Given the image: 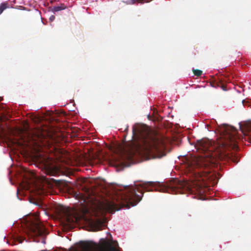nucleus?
Returning <instances> with one entry per match:
<instances>
[{"label":"nucleus","mask_w":251,"mask_h":251,"mask_svg":"<svg viewBox=\"0 0 251 251\" xmlns=\"http://www.w3.org/2000/svg\"><path fill=\"white\" fill-rule=\"evenodd\" d=\"M67 8V6L66 5H65L64 3H61L58 6H54L52 9V11L53 12H55L62 10H64Z\"/></svg>","instance_id":"nucleus-16"},{"label":"nucleus","mask_w":251,"mask_h":251,"mask_svg":"<svg viewBox=\"0 0 251 251\" xmlns=\"http://www.w3.org/2000/svg\"><path fill=\"white\" fill-rule=\"evenodd\" d=\"M196 190L200 191V190H201L202 189H196Z\"/></svg>","instance_id":"nucleus-25"},{"label":"nucleus","mask_w":251,"mask_h":251,"mask_svg":"<svg viewBox=\"0 0 251 251\" xmlns=\"http://www.w3.org/2000/svg\"><path fill=\"white\" fill-rule=\"evenodd\" d=\"M157 190V189H154ZM160 192H167L172 194H183V191H185L187 193H192L193 189H159Z\"/></svg>","instance_id":"nucleus-12"},{"label":"nucleus","mask_w":251,"mask_h":251,"mask_svg":"<svg viewBox=\"0 0 251 251\" xmlns=\"http://www.w3.org/2000/svg\"><path fill=\"white\" fill-rule=\"evenodd\" d=\"M58 210V213L59 214H64L66 216V221L68 224L71 223L74 221V220L70 217V216L68 213V212L66 211L65 208L63 207H60Z\"/></svg>","instance_id":"nucleus-14"},{"label":"nucleus","mask_w":251,"mask_h":251,"mask_svg":"<svg viewBox=\"0 0 251 251\" xmlns=\"http://www.w3.org/2000/svg\"><path fill=\"white\" fill-rule=\"evenodd\" d=\"M133 137L139 141L147 153L160 156L165 149V140L160 135L151 132L144 125H136L133 126Z\"/></svg>","instance_id":"nucleus-3"},{"label":"nucleus","mask_w":251,"mask_h":251,"mask_svg":"<svg viewBox=\"0 0 251 251\" xmlns=\"http://www.w3.org/2000/svg\"><path fill=\"white\" fill-rule=\"evenodd\" d=\"M44 171L47 175L50 176H57L64 174L59 167L52 164H46L44 166Z\"/></svg>","instance_id":"nucleus-10"},{"label":"nucleus","mask_w":251,"mask_h":251,"mask_svg":"<svg viewBox=\"0 0 251 251\" xmlns=\"http://www.w3.org/2000/svg\"><path fill=\"white\" fill-rule=\"evenodd\" d=\"M220 137L216 144L207 138L197 141V150L204 153L196 157V164H214L218 159L230 160L235 163L239 162V157L232 152H227L231 149L237 150L240 139L237 130L233 127L224 125L219 129Z\"/></svg>","instance_id":"nucleus-1"},{"label":"nucleus","mask_w":251,"mask_h":251,"mask_svg":"<svg viewBox=\"0 0 251 251\" xmlns=\"http://www.w3.org/2000/svg\"><path fill=\"white\" fill-rule=\"evenodd\" d=\"M124 188L126 189V188H132V186H130L129 187V186L126 185V186H124Z\"/></svg>","instance_id":"nucleus-22"},{"label":"nucleus","mask_w":251,"mask_h":251,"mask_svg":"<svg viewBox=\"0 0 251 251\" xmlns=\"http://www.w3.org/2000/svg\"><path fill=\"white\" fill-rule=\"evenodd\" d=\"M55 19V16H53V15H52L50 17V21H53Z\"/></svg>","instance_id":"nucleus-21"},{"label":"nucleus","mask_w":251,"mask_h":251,"mask_svg":"<svg viewBox=\"0 0 251 251\" xmlns=\"http://www.w3.org/2000/svg\"><path fill=\"white\" fill-rule=\"evenodd\" d=\"M10 5L8 1H4L0 4V15H1L4 10L9 8Z\"/></svg>","instance_id":"nucleus-15"},{"label":"nucleus","mask_w":251,"mask_h":251,"mask_svg":"<svg viewBox=\"0 0 251 251\" xmlns=\"http://www.w3.org/2000/svg\"><path fill=\"white\" fill-rule=\"evenodd\" d=\"M118 248L117 241L112 239H101L100 244L97 246L98 251H120ZM81 248L83 251H92L93 247L90 243L85 242L82 243Z\"/></svg>","instance_id":"nucleus-5"},{"label":"nucleus","mask_w":251,"mask_h":251,"mask_svg":"<svg viewBox=\"0 0 251 251\" xmlns=\"http://www.w3.org/2000/svg\"><path fill=\"white\" fill-rule=\"evenodd\" d=\"M46 228L38 219L30 222L27 225V234L32 237L42 236L45 234Z\"/></svg>","instance_id":"nucleus-7"},{"label":"nucleus","mask_w":251,"mask_h":251,"mask_svg":"<svg viewBox=\"0 0 251 251\" xmlns=\"http://www.w3.org/2000/svg\"><path fill=\"white\" fill-rule=\"evenodd\" d=\"M51 181H52L53 182H55V183H56V184L58 183V182H57V181H56V180H55V179H51Z\"/></svg>","instance_id":"nucleus-24"},{"label":"nucleus","mask_w":251,"mask_h":251,"mask_svg":"<svg viewBox=\"0 0 251 251\" xmlns=\"http://www.w3.org/2000/svg\"><path fill=\"white\" fill-rule=\"evenodd\" d=\"M240 128L242 133L247 136L248 140L251 142V121L246 122L240 125Z\"/></svg>","instance_id":"nucleus-11"},{"label":"nucleus","mask_w":251,"mask_h":251,"mask_svg":"<svg viewBox=\"0 0 251 251\" xmlns=\"http://www.w3.org/2000/svg\"><path fill=\"white\" fill-rule=\"evenodd\" d=\"M200 199H202V198H201V197H200Z\"/></svg>","instance_id":"nucleus-27"},{"label":"nucleus","mask_w":251,"mask_h":251,"mask_svg":"<svg viewBox=\"0 0 251 251\" xmlns=\"http://www.w3.org/2000/svg\"><path fill=\"white\" fill-rule=\"evenodd\" d=\"M217 183V179H215V180H214V181L211 182V184H210L209 185L205 186L203 188H207L208 187H211V186L214 187L215 185V184ZM198 188H203L202 186H200Z\"/></svg>","instance_id":"nucleus-19"},{"label":"nucleus","mask_w":251,"mask_h":251,"mask_svg":"<svg viewBox=\"0 0 251 251\" xmlns=\"http://www.w3.org/2000/svg\"><path fill=\"white\" fill-rule=\"evenodd\" d=\"M134 186L135 187V188H139L140 187L141 188H148V187H154L156 188L157 187H160V188H183L182 187H177L175 186H166L164 185L163 183H161L160 182H155L152 181H147V182H139L137 184L134 183Z\"/></svg>","instance_id":"nucleus-9"},{"label":"nucleus","mask_w":251,"mask_h":251,"mask_svg":"<svg viewBox=\"0 0 251 251\" xmlns=\"http://www.w3.org/2000/svg\"><path fill=\"white\" fill-rule=\"evenodd\" d=\"M19 242L21 243L22 242V241H20Z\"/></svg>","instance_id":"nucleus-26"},{"label":"nucleus","mask_w":251,"mask_h":251,"mask_svg":"<svg viewBox=\"0 0 251 251\" xmlns=\"http://www.w3.org/2000/svg\"><path fill=\"white\" fill-rule=\"evenodd\" d=\"M84 183L87 184L90 183L91 184H93L94 185H92L90 187L88 186H84L82 188H97L98 187H101V188H107V187L112 186V188H115L116 187H120V186L116 184H111V185H106V182L100 179H95L93 178H87L85 180Z\"/></svg>","instance_id":"nucleus-8"},{"label":"nucleus","mask_w":251,"mask_h":251,"mask_svg":"<svg viewBox=\"0 0 251 251\" xmlns=\"http://www.w3.org/2000/svg\"><path fill=\"white\" fill-rule=\"evenodd\" d=\"M151 0H130V1L127 2V4H133L135 3V2H137L138 3H143L144 2H148L151 1Z\"/></svg>","instance_id":"nucleus-17"},{"label":"nucleus","mask_w":251,"mask_h":251,"mask_svg":"<svg viewBox=\"0 0 251 251\" xmlns=\"http://www.w3.org/2000/svg\"><path fill=\"white\" fill-rule=\"evenodd\" d=\"M193 72L194 74L197 76H201L202 73V71L198 69H193Z\"/></svg>","instance_id":"nucleus-18"},{"label":"nucleus","mask_w":251,"mask_h":251,"mask_svg":"<svg viewBox=\"0 0 251 251\" xmlns=\"http://www.w3.org/2000/svg\"><path fill=\"white\" fill-rule=\"evenodd\" d=\"M106 195H108L109 200H106L102 207L106 212L112 213L119 210L122 207L129 208L134 206L139 202L143 196L141 191V196L136 194V189H104Z\"/></svg>","instance_id":"nucleus-2"},{"label":"nucleus","mask_w":251,"mask_h":251,"mask_svg":"<svg viewBox=\"0 0 251 251\" xmlns=\"http://www.w3.org/2000/svg\"><path fill=\"white\" fill-rule=\"evenodd\" d=\"M38 181L37 176L33 172L25 168L23 169L19 182L20 188H31L32 187V188H41L36 185Z\"/></svg>","instance_id":"nucleus-6"},{"label":"nucleus","mask_w":251,"mask_h":251,"mask_svg":"<svg viewBox=\"0 0 251 251\" xmlns=\"http://www.w3.org/2000/svg\"><path fill=\"white\" fill-rule=\"evenodd\" d=\"M120 151H121V153H122L123 152H124V149H123L122 147H120Z\"/></svg>","instance_id":"nucleus-23"},{"label":"nucleus","mask_w":251,"mask_h":251,"mask_svg":"<svg viewBox=\"0 0 251 251\" xmlns=\"http://www.w3.org/2000/svg\"><path fill=\"white\" fill-rule=\"evenodd\" d=\"M186 188L189 189V188H189V187H187Z\"/></svg>","instance_id":"nucleus-28"},{"label":"nucleus","mask_w":251,"mask_h":251,"mask_svg":"<svg viewBox=\"0 0 251 251\" xmlns=\"http://www.w3.org/2000/svg\"><path fill=\"white\" fill-rule=\"evenodd\" d=\"M67 198H74L79 201L82 207L87 209L89 203L97 201L96 189H58Z\"/></svg>","instance_id":"nucleus-4"},{"label":"nucleus","mask_w":251,"mask_h":251,"mask_svg":"<svg viewBox=\"0 0 251 251\" xmlns=\"http://www.w3.org/2000/svg\"><path fill=\"white\" fill-rule=\"evenodd\" d=\"M45 189H17V196L19 197V195H25V192L26 190H29V192L31 193V191H34V193L35 194H37L38 195H39L38 198H37V199H39L40 200H41V196L40 197V195H41V193L44 192V190Z\"/></svg>","instance_id":"nucleus-13"},{"label":"nucleus","mask_w":251,"mask_h":251,"mask_svg":"<svg viewBox=\"0 0 251 251\" xmlns=\"http://www.w3.org/2000/svg\"><path fill=\"white\" fill-rule=\"evenodd\" d=\"M43 181H45V182H46L47 183H50V182L49 181L48 179L46 178L44 176H43Z\"/></svg>","instance_id":"nucleus-20"}]
</instances>
